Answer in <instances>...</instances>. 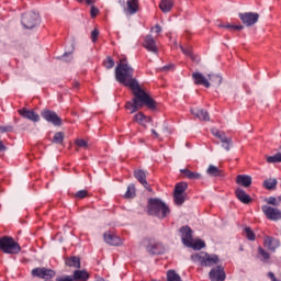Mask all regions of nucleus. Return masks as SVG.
Listing matches in <instances>:
<instances>
[{"mask_svg":"<svg viewBox=\"0 0 281 281\" xmlns=\"http://www.w3.org/2000/svg\"><path fill=\"white\" fill-rule=\"evenodd\" d=\"M134 74L135 69L126 63V58L121 59L120 64L115 68L116 81L124 85V87H128L133 91L134 95L132 102L130 101L125 104V109L131 111V113H136L139 109H144V106H147L149 111H156L157 101L151 99L148 93L142 89L139 82L133 78Z\"/></svg>","mask_w":281,"mask_h":281,"instance_id":"obj_1","label":"nucleus"},{"mask_svg":"<svg viewBox=\"0 0 281 281\" xmlns=\"http://www.w3.org/2000/svg\"><path fill=\"white\" fill-rule=\"evenodd\" d=\"M148 214L157 216V218H166L170 214V209L159 199H149Z\"/></svg>","mask_w":281,"mask_h":281,"instance_id":"obj_2","label":"nucleus"},{"mask_svg":"<svg viewBox=\"0 0 281 281\" xmlns=\"http://www.w3.org/2000/svg\"><path fill=\"white\" fill-rule=\"evenodd\" d=\"M191 260L198 262L201 267H214V265L221 262V259L216 255H209L203 251L191 255Z\"/></svg>","mask_w":281,"mask_h":281,"instance_id":"obj_3","label":"nucleus"},{"mask_svg":"<svg viewBox=\"0 0 281 281\" xmlns=\"http://www.w3.org/2000/svg\"><path fill=\"white\" fill-rule=\"evenodd\" d=\"M0 249L3 254L16 255L21 252V246L12 237H1L0 238Z\"/></svg>","mask_w":281,"mask_h":281,"instance_id":"obj_4","label":"nucleus"},{"mask_svg":"<svg viewBox=\"0 0 281 281\" xmlns=\"http://www.w3.org/2000/svg\"><path fill=\"white\" fill-rule=\"evenodd\" d=\"M21 23L25 30H34L41 23V16L37 12L24 13Z\"/></svg>","mask_w":281,"mask_h":281,"instance_id":"obj_5","label":"nucleus"},{"mask_svg":"<svg viewBox=\"0 0 281 281\" xmlns=\"http://www.w3.org/2000/svg\"><path fill=\"white\" fill-rule=\"evenodd\" d=\"M120 5L123 7V12L126 16H133V14H137L139 12V0H124L119 1Z\"/></svg>","mask_w":281,"mask_h":281,"instance_id":"obj_6","label":"nucleus"},{"mask_svg":"<svg viewBox=\"0 0 281 281\" xmlns=\"http://www.w3.org/2000/svg\"><path fill=\"white\" fill-rule=\"evenodd\" d=\"M140 245L142 247H145L146 251H148V254H150L151 256H157L161 254V245L155 243V239L150 237H145L140 241Z\"/></svg>","mask_w":281,"mask_h":281,"instance_id":"obj_7","label":"nucleus"},{"mask_svg":"<svg viewBox=\"0 0 281 281\" xmlns=\"http://www.w3.org/2000/svg\"><path fill=\"white\" fill-rule=\"evenodd\" d=\"M31 276L33 278H41L42 280H52V278H56V271L49 268H35L31 271Z\"/></svg>","mask_w":281,"mask_h":281,"instance_id":"obj_8","label":"nucleus"},{"mask_svg":"<svg viewBox=\"0 0 281 281\" xmlns=\"http://www.w3.org/2000/svg\"><path fill=\"white\" fill-rule=\"evenodd\" d=\"M41 115L43 120H45L49 124H53V126H63V120L60 119V116H58L56 112L50 110H43L41 112Z\"/></svg>","mask_w":281,"mask_h":281,"instance_id":"obj_9","label":"nucleus"},{"mask_svg":"<svg viewBox=\"0 0 281 281\" xmlns=\"http://www.w3.org/2000/svg\"><path fill=\"white\" fill-rule=\"evenodd\" d=\"M265 216L268 218V221H280L281 220V211L278 207L263 205L261 207Z\"/></svg>","mask_w":281,"mask_h":281,"instance_id":"obj_10","label":"nucleus"},{"mask_svg":"<svg viewBox=\"0 0 281 281\" xmlns=\"http://www.w3.org/2000/svg\"><path fill=\"white\" fill-rule=\"evenodd\" d=\"M239 19L243 21L244 25L251 27V25H256L258 23V19L260 15L258 13H239Z\"/></svg>","mask_w":281,"mask_h":281,"instance_id":"obj_11","label":"nucleus"},{"mask_svg":"<svg viewBox=\"0 0 281 281\" xmlns=\"http://www.w3.org/2000/svg\"><path fill=\"white\" fill-rule=\"evenodd\" d=\"M209 278L211 281H225V268L223 266H216L209 272Z\"/></svg>","mask_w":281,"mask_h":281,"instance_id":"obj_12","label":"nucleus"},{"mask_svg":"<svg viewBox=\"0 0 281 281\" xmlns=\"http://www.w3.org/2000/svg\"><path fill=\"white\" fill-rule=\"evenodd\" d=\"M19 114L24 117V120H30L31 122H41V115L34 112V110H27L26 108H22L19 110Z\"/></svg>","mask_w":281,"mask_h":281,"instance_id":"obj_13","label":"nucleus"},{"mask_svg":"<svg viewBox=\"0 0 281 281\" xmlns=\"http://www.w3.org/2000/svg\"><path fill=\"white\" fill-rule=\"evenodd\" d=\"M180 234H181V240L182 244L187 247L190 245V241L193 239L192 238V228L190 226H182L180 228Z\"/></svg>","mask_w":281,"mask_h":281,"instance_id":"obj_14","label":"nucleus"},{"mask_svg":"<svg viewBox=\"0 0 281 281\" xmlns=\"http://www.w3.org/2000/svg\"><path fill=\"white\" fill-rule=\"evenodd\" d=\"M103 238L108 245H112L113 247H120L122 245V239L111 232L104 233Z\"/></svg>","mask_w":281,"mask_h":281,"instance_id":"obj_15","label":"nucleus"},{"mask_svg":"<svg viewBox=\"0 0 281 281\" xmlns=\"http://www.w3.org/2000/svg\"><path fill=\"white\" fill-rule=\"evenodd\" d=\"M192 78H193L194 85H201L202 87L210 89V87H211L210 80H207V78H205V76H203V74L193 72Z\"/></svg>","mask_w":281,"mask_h":281,"instance_id":"obj_16","label":"nucleus"},{"mask_svg":"<svg viewBox=\"0 0 281 281\" xmlns=\"http://www.w3.org/2000/svg\"><path fill=\"white\" fill-rule=\"evenodd\" d=\"M144 47L147 52H151L153 54H157V42H155V38L153 35H147L145 37Z\"/></svg>","mask_w":281,"mask_h":281,"instance_id":"obj_17","label":"nucleus"},{"mask_svg":"<svg viewBox=\"0 0 281 281\" xmlns=\"http://www.w3.org/2000/svg\"><path fill=\"white\" fill-rule=\"evenodd\" d=\"M235 194L238 201L244 203V205H249V203H251V195L247 194L241 188L236 189Z\"/></svg>","mask_w":281,"mask_h":281,"instance_id":"obj_18","label":"nucleus"},{"mask_svg":"<svg viewBox=\"0 0 281 281\" xmlns=\"http://www.w3.org/2000/svg\"><path fill=\"white\" fill-rule=\"evenodd\" d=\"M134 177L135 179H137V181H139L142 186H144V188H146V190H151L150 187H148V181H146V171L142 169H136L134 171Z\"/></svg>","mask_w":281,"mask_h":281,"instance_id":"obj_19","label":"nucleus"},{"mask_svg":"<svg viewBox=\"0 0 281 281\" xmlns=\"http://www.w3.org/2000/svg\"><path fill=\"white\" fill-rule=\"evenodd\" d=\"M263 245L266 249H269V251H276L278 247H280V240L273 238V237H266Z\"/></svg>","mask_w":281,"mask_h":281,"instance_id":"obj_20","label":"nucleus"},{"mask_svg":"<svg viewBox=\"0 0 281 281\" xmlns=\"http://www.w3.org/2000/svg\"><path fill=\"white\" fill-rule=\"evenodd\" d=\"M192 115H195V117H199L201 122H210V113L206 112V110L203 109H191Z\"/></svg>","mask_w":281,"mask_h":281,"instance_id":"obj_21","label":"nucleus"},{"mask_svg":"<svg viewBox=\"0 0 281 281\" xmlns=\"http://www.w3.org/2000/svg\"><path fill=\"white\" fill-rule=\"evenodd\" d=\"M158 7L161 10V12H164V14H168V12H172V9L175 8V1L161 0Z\"/></svg>","mask_w":281,"mask_h":281,"instance_id":"obj_22","label":"nucleus"},{"mask_svg":"<svg viewBox=\"0 0 281 281\" xmlns=\"http://www.w3.org/2000/svg\"><path fill=\"white\" fill-rule=\"evenodd\" d=\"M134 121L140 124V126H146L148 122H153V117L145 115L143 112H138L134 115Z\"/></svg>","mask_w":281,"mask_h":281,"instance_id":"obj_23","label":"nucleus"},{"mask_svg":"<svg viewBox=\"0 0 281 281\" xmlns=\"http://www.w3.org/2000/svg\"><path fill=\"white\" fill-rule=\"evenodd\" d=\"M251 176L247 175H238L236 179V183L243 186L244 188H249L251 186Z\"/></svg>","mask_w":281,"mask_h":281,"instance_id":"obj_24","label":"nucleus"},{"mask_svg":"<svg viewBox=\"0 0 281 281\" xmlns=\"http://www.w3.org/2000/svg\"><path fill=\"white\" fill-rule=\"evenodd\" d=\"M180 172L187 177V179H191L192 181L201 179V173L191 171L190 169H180Z\"/></svg>","mask_w":281,"mask_h":281,"instance_id":"obj_25","label":"nucleus"},{"mask_svg":"<svg viewBox=\"0 0 281 281\" xmlns=\"http://www.w3.org/2000/svg\"><path fill=\"white\" fill-rule=\"evenodd\" d=\"M74 281H88L89 280V272H87L86 270H76L74 272V277H72Z\"/></svg>","mask_w":281,"mask_h":281,"instance_id":"obj_26","label":"nucleus"},{"mask_svg":"<svg viewBox=\"0 0 281 281\" xmlns=\"http://www.w3.org/2000/svg\"><path fill=\"white\" fill-rule=\"evenodd\" d=\"M187 247L194 249L195 251H200V249H203L205 247V241L201 239H192L190 244L187 245Z\"/></svg>","mask_w":281,"mask_h":281,"instance_id":"obj_27","label":"nucleus"},{"mask_svg":"<svg viewBox=\"0 0 281 281\" xmlns=\"http://www.w3.org/2000/svg\"><path fill=\"white\" fill-rule=\"evenodd\" d=\"M206 175H209V177H221L222 171L218 169V167L210 165L206 169Z\"/></svg>","mask_w":281,"mask_h":281,"instance_id":"obj_28","label":"nucleus"},{"mask_svg":"<svg viewBox=\"0 0 281 281\" xmlns=\"http://www.w3.org/2000/svg\"><path fill=\"white\" fill-rule=\"evenodd\" d=\"M67 267H75V269H80V258L78 257H70L66 260Z\"/></svg>","mask_w":281,"mask_h":281,"instance_id":"obj_29","label":"nucleus"},{"mask_svg":"<svg viewBox=\"0 0 281 281\" xmlns=\"http://www.w3.org/2000/svg\"><path fill=\"white\" fill-rule=\"evenodd\" d=\"M263 186L266 190H276V187L278 186V180L277 179L265 180Z\"/></svg>","mask_w":281,"mask_h":281,"instance_id":"obj_30","label":"nucleus"},{"mask_svg":"<svg viewBox=\"0 0 281 281\" xmlns=\"http://www.w3.org/2000/svg\"><path fill=\"white\" fill-rule=\"evenodd\" d=\"M209 80L215 87H221V82H223V78L218 75H209Z\"/></svg>","mask_w":281,"mask_h":281,"instance_id":"obj_31","label":"nucleus"},{"mask_svg":"<svg viewBox=\"0 0 281 281\" xmlns=\"http://www.w3.org/2000/svg\"><path fill=\"white\" fill-rule=\"evenodd\" d=\"M167 281H181V276H179L175 270H169L167 272Z\"/></svg>","mask_w":281,"mask_h":281,"instance_id":"obj_32","label":"nucleus"},{"mask_svg":"<svg viewBox=\"0 0 281 281\" xmlns=\"http://www.w3.org/2000/svg\"><path fill=\"white\" fill-rule=\"evenodd\" d=\"M65 142V133L57 132L53 137V144H63Z\"/></svg>","mask_w":281,"mask_h":281,"instance_id":"obj_33","label":"nucleus"},{"mask_svg":"<svg viewBox=\"0 0 281 281\" xmlns=\"http://www.w3.org/2000/svg\"><path fill=\"white\" fill-rule=\"evenodd\" d=\"M186 190H188V183L180 182V183L176 184L175 193L183 194V192H186Z\"/></svg>","mask_w":281,"mask_h":281,"instance_id":"obj_34","label":"nucleus"},{"mask_svg":"<svg viewBox=\"0 0 281 281\" xmlns=\"http://www.w3.org/2000/svg\"><path fill=\"white\" fill-rule=\"evenodd\" d=\"M173 201L176 205H183L186 198L183 196V193H173Z\"/></svg>","mask_w":281,"mask_h":281,"instance_id":"obj_35","label":"nucleus"},{"mask_svg":"<svg viewBox=\"0 0 281 281\" xmlns=\"http://www.w3.org/2000/svg\"><path fill=\"white\" fill-rule=\"evenodd\" d=\"M244 235L248 240H256V233L251 229V227H245L244 228Z\"/></svg>","mask_w":281,"mask_h":281,"instance_id":"obj_36","label":"nucleus"},{"mask_svg":"<svg viewBox=\"0 0 281 281\" xmlns=\"http://www.w3.org/2000/svg\"><path fill=\"white\" fill-rule=\"evenodd\" d=\"M268 164H280L281 162V153H278L273 156L267 158Z\"/></svg>","mask_w":281,"mask_h":281,"instance_id":"obj_37","label":"nucleus"},{"mask_svg":"<svg viewBox=\"0 0 281 281\" xmlns=\"http://www.w3.org/2000/svg\"><path fill=\"white\" fill-rule=\"evenodd\" d=\"M258 254H259V256H261V260L263 262H267L269 260V258H271V255H269V252H267L265 249H262V247L258 248Z\"/></svg>","mask_w":281,"mask_h":281,"instance_id":"obj_38","label":"nucleus"},{"mask_svg":"<svg viewBox=\"0 0 281 281\" xmlns=\"http://www.w3.org/2000/svg\"><path fill=\"white\" fill-rule=\"evenodd\" d=\"M135 196V184H130L125 192V199H133Z\"/></svg>","mask_w":281,"mask_h":281,"instance_id":"obj_39","label":"nucleus"},{"mask_svg":"<svg viewBox=\"0 0 281 281\" xmlns=\"http://www.w3.org/2000/svg\"><path fill=\"white\" fill-rule=\"evenodd\" d=\"M280 201H281V196L279 198H273V196H270L266 200V202L269 204V205H274L276 207H278V205H280Z\"/></svg>","mask_w":281,"mask_h":281,"instance_id":"obj_40","label":"nucleus"},{"mask_svg":"<svg viewBox=\"0 0 281 281\" xmlns=\"http://www.w3.org/2000/svg\"><path fill=\"white\" fill-rule=\"evenodd\" d=\"M103 66L105 67V69H113V67H115V60H113V58H111V57H108L103 61Z\"/></svg>","mask_w":281,"mask_h":281,"instance_id":"obj_41","label":"nucleus"},{"mask_svg":"<svg viewBox=\"0 0 281 281\" xmlns=\"http://www.w3.org/2000/svg\"><path fill=\"white\" fill-rule=\"evenodd\" d=\"M218 27H225L226 30H243V25H234V24H220Z\"/></svg>","mask_w":281,"mask_h":281,"instance_id":"obj_42","label":"nucleus"},{"mask_svg":"<svg viewBox=\"0 0 281 281\" xmlns=\"http://www.w3.org/2000/svg\"><path fill=\"white\" fill-rule=\"evenodd\" d=\"M180 49L182 52V54H184V56H189L190 58H193L192 57V48L188 47H183V46H180Z\"/></svg>","mask_w":281,"mask_h":281,"instance_id":"obj_43","label":"nucleus"},{"mask_svg":"<svg viewBox=\"0 0 281 281\" xmlns=\"http://www.w3.org/2000/svg\"><path fill=\"white\" fill-rule=\"evenodd\" d=\"M231 146H232V138H228L227 140H224V143H222V148H224V150L229 151Z\"/></svg>","mask_w":281,"mask_h":281,"instance_id":"obj_44","label":"nucleus"},{"mask_svg":"<svg viewBox=\"0 0 281 281\" xmlns=\"http://www.w3.org/2000/svg\"><path fill=\"white\" fill-rule=\"evenodd\" d=\"M87 194H88V191H87V190H80V191H78V192L75 194V196H76V199H86Z\"/></svg>","mask_w":281,"mask_h":281,"instance_id":"obj_45","label":"nucleus"},{"mask_svg":"<svg viewBox=\"0 0 281 281\" xmlns=\"http://www.w3.org/2000/svg\"><path fill=\"white\" fill-rule=\"evenodd\" d=\"M100 35V31L98 29H94L91 32V38H92V43H95V41H98V36Z\"/></svg>","mask_w":281,"mask_h":281,"instance_id":"obj_46","label":"nucleus"},{"mask_svg":"<svg viewBox=\"0 0 281 281\" xmlns=\"http://www.w3.org/2000/svg\"><path fill=\"white\" fill-rule=\"evenodd\" d=\"M76 144L79 148H87L88 144L85 139H77Z\"/></svg>","mask_w":281,"mask_h":281,"instance_id":"obj_47","label":"nucleus"},{"mask_svg":"<svg viewBox=\"0 0 281 281\" xmlns=\"http://www.w3.org/2000/svg\"><path fill=\"white\" fill-rule=\"evenodd\" d=\"M10 131H12L11 125L0 126V133H10Z\"/></svg>","mask_w":281,"mask_h":281,"instance_id":"obj_48","label":"nucleus"},{"mask_svg":"<svg viewBox=\"0 0 281 281\" xmlns=\"http://www.w3.org/2000/svg\"><path fill=\"white\" fill-rule=\"evenodd\" d=\"M99 13H100V10L92 5L91 10H90L91 16L95 18V15L99 14Z\"/></svg>","mask_w":281,"mask_h":281,"instance_id":"obj_49","label":"nucleus"},{"mask_svg":"<svg viewBox=\"0 0 281 281\" xmlns=\"http://www.w3.org/2000/svg\"><path fill=\"white\" fill-rule=\"evenodd\" d=\"M61 58L65 63H69L71 60V53H65Z\"/></svg>","mask_w":281,"mask_h":281,"instance_id":"obj_50","label":"nucleus"},{"mask_svg":"<svg viewBox=\"0 0 281 281\" xmlns=\"http://www.w3.org/2000/svg\"><path fill=\"white\" fill-rule=\"evenodd\" d=\"M211 133H212V135L214 136V137H220L223 133L222 132H220L217 128H212L211 130Z\"/></svg>","mask_w":281,"mask_h":281,"instance_id":"obj_51","label":"nucleus"},{"mask_svg":"<svg viewBox=\"0 0 281 281\" xmlns=\"http://www.w3.org/2000/svg\"><path fill=\"white\" fill-rule=\"evenodd\" d=\"M79 3H87V5H93L95 0H77Z\"/></svg>","mask_w":281,"mask_h":281,"instance_id":"obj_52","label":"nucleus"},{"mask_svg":"<svg viewBox=\"0 0 281 281\" xmlns=\"http://www.w3.org/2000/svg\"><path fill=\"white\" fill-rule=\"evenodd\" d=\"M217 139H220V140L222 142V144H223L224 142L228 140L229 137H227V136L225 135V133H222V135H221Z\"/></svg>","mask_w":281,"mask_h":281,"instance_id":"obj_53","label":"nucleus"},{"mask_svg":"<svg viewBox=\"0 0 281 281\" xmlns=\"http://www.w3.org/2000/svg\"><path fill=\"white\" fill-rule=\"evenodd\" d=\"M8 150V147L3 144V140L0 139V153H5Z\"/></svg>","mask_w":281,"mask_h":281,"instance_id":"obj_54","label":"nucleus"},{"mask_svg":"<svg viewBox=\"0 0 281 281\" xmlns=\"http://www.w3.org/2000/svg\"><path fill=\"white\" fill-rule=\"evenodd\" d=\"M154 32H155L156 34L161 33V26H160L159 24H156L155 27H154Z\"/></svg>","mask_w":281,"mask_h":281,"instance_id":"obj_55","label":"nucleus"},{"mask_svg":"<svg viewBox=\"0 0 281 281\" xmlns=\"http://www.w3.org/2000/svg\"><path fill=\"white\" fill-rule=\"evenodd\" d=\"M151 134L154 135L155 139H159V133H157V131L151 130Z\"/></svg>","mask_w":281,"mask_h":281,"instance_id":"obj_56","label":"nucleus"},{"mask_svg":"<svg viewBox=\"0 0 281 281\" xmlns=\"http://www.w3.org/2000/svg\"><path fill=\"white\" fill-rule=\"evenodd\" d=\"M172 65L165 66L162 67V71H168L169 69H172Z\"/></svg>","mask_w":281,"mask_h":281,"instance_id":"obj_57","label":"nucleus"},{"mask_svg":"<svg viewBox=\"0 0 281 281\" xmlns=\"http://www.w3.org/2000/svg\"><path fill=\"white\" fill-rule=\"evenodd\" d=\"M75 87H78V82H76Z\"/></svg>","mask_w":281,"mask_h":281,"instance_id":"obj_58","label":"nucleus"}]
</instances>
